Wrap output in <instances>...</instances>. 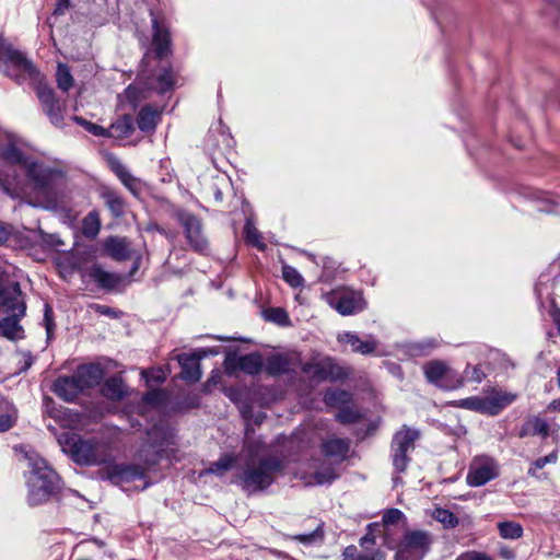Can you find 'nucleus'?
<instances>
[{
    "instance_id": "nucleus-30",
    "label": "nucleus",
    "mask_w": 560,
    "mask_h": 560,
    "mask_svg": "<svg viewBox=\"0 0 560 560\" xmlns=\"http://www.w3.org/2000/svg\"><path fill=\"white\" fill-rule=\"evenodd\" d=\"M102 393L110 400H119L126 394V385L120 376L115 375L105 381Z\"/></svg>"
},
{
    "instance_id": "nucleus-38",
    "label": "nucleus",
    "mask_w": 560,
    "mask_h": 560,
    "mask_svg": "<svg viewBox=\"0 0 560 560\" xmlns=\"http://www.w3.org/2000/svg\"><path fill=\"white\" fill-rule=\"evenodd\" d=\"M23 316H18L16 314H11L10 317L2 319L0 322L1 334L9 339L15 338L18 336V332L21 330L19 320Z\"/></svg>"
},
{
    "instance_id": "nucleus-19",
    "label": "nucleus",
    "mask_w": 560,
    "mask_h": 560,
    "mask_svg": "<svg viewBox=\"0 0 560 560\" xmlns=\"http://www.w3.org/2000/svg\"><path fill=\"white\" fill-rule=\"evenodd\" d=\"M351 441L345 438L331 436L323 439L320 443L322 453L337 462H343L350 451Z\"/></svg>"
},
{
    "instance_id": "nucleus-54",
    "label": "nucleus",
    "mask_w": 560,
    "mask_h": 560,
    "mask_svg": "<svg viewBox=\"0 0 560 560\" xmlns=\"http://www.w3.org/2000/svg\"><path fill=\"white\" fill-rule=\"evenodd\" d=\"M117 177L129 190L135 191L137 186V179L130 174L128 170Z\"/></svg>"
},
{
    "instance_id": "nucleus-7",
    "label": "nucleus",
    "mask_w": 560,
    "mask_h": 560,
    "mask_svg": "<svg viewBox=\"0 0 560 560\" xmlns=\"http://www.w3.org/2000/svg\"><path fill=\"white\" fill-rule=\"evenodd\" d=\"M422 370L427 382L442 390H456L465 384V377L445 361L430 360Z\"/></svg>"
},
{
    "instance_id": "nucleus-52",
    "label": "nucleus",
    "mask_w": 560,
    "mask_h": 560,
    "mask_svg": "<svg viewBox=\"0 0 560 560\" xmlns=\"http://www.w3.org/2000/svg\"><path fill=\"white\" fill-rule=\"evenodd\" d=\"M465 373L467 374L470 381L477 383H481L482 380L486 377V374L483 373L479 365L471 366L470 364H468L465 369Z\"/></svg>"
},
{
    "instance_id": "nucleus-58",
    "label": "nucleus",
    "mask_w": 560,
    "mask_h": 560,
    "mask_svg": "<svg viewBox=\"0 0 560 560\" xmlns=\"http://www.w3.org/2000/svg\"><path fill=\"white\" fill-rule=\"evenodd\" d=\"M95 311L102 315H107L109 317H118L117 311L106 306V305H95Z\"/></svg>"
},
{
    "instance_id": "nucleus-16",
    "label": "nucleus",
    "mask_w": 560,
    "mask_h": 560,
    "mask_svg": "<svg viewBox=\"0 0 560 560\" xmlns=\"http://www.w3.org/2000/svg\"><path fill=\"white\" fill-rule=\"evenodd\" d=\"M0 305L5 307V311L10 314H16L18 316L25 315L26 306L18 282H13L0 289Z\"/></svg>"
},
{
    "instance_id": "nucleus-21",
    "label": "nucleus",
    "mask_w": 560,
    "mask_h": 560,
    "mask_svg": "<svg viewBox=\"0 0 560 560\" xmlns=\"http://www.w3.org/2000/svg\"><path fill=\"white\" fill-rule=\"evenodd\" d=\"M52 392L65 401H73L83 389L77 376H60L52 384Z\"/></svg>"
},
{
    "instance_id": "nucleus-11",
    "label": "nucleus",
    "mask_w": 560,
    "mask_h": 560,
    "mask_svg": "<svg viewBox=\"0 0 560 560\" xmlns=\"http://www.w3.org/2000/svg\"><path fill=\"white\" fill-rule=\"evenodd\" d=\"M499 474V464L492 457L477 456L469 465L466 481L470 487H481L495 479Z\"/></svg>"
},
{
    "instance_id": "nucleus-41",
    "label": "nucleus",
    "mask_w": 560,
    "mask_h": 560,
    "mask_svg": "<svg viewBox=\"0 0 560 560\" xmlns=\"http://www.w3.org/2000/svg\"><path fill=\"white\" fill-rule=\"evenodd\" d=\"M452 406L483 413L482 397L472 396L451 402Z\"/></svg>"
},
{
    "instance_id": "nucleus-61",
    "label": "nucleus",
    "mask_w": 560,
    "mask_h": 560,
    "mask_svg": "<svg viewBox=\"0 0 560 560\" xmlns=\"http://www.w3.org/2000/svg\"><path fill=\"white\" fill-rule=\"evenodd\" d=\"M143 375L148 377V382L154 381L156 383H162L165 380L162 371L152 372L150 375L143 372Z\"/></svg>"
},
{
    "instance_id": "nucleus-39",
    "label": "nucleus",
    "mask_w": 560,
    "mask_h": 560,
    "mask_svg": "<svg viewBox=\"0 0 560 560\" xmlns=\"http://www.w3.org/2000/svg\"><path fill=\"white\" fill-rule=\"evenodd\" d=\"M56 81L58 88L63 92H68L72 88L74 80L68 66L58 63Z\"/></svg>"
},
{
    "instance_id": "nucleus-1",
    "label": "nucleus",
    "mask_w": 560,
    "mask_h": 560,
    "mask_svg": "<svg viewBox=\"0 0 560 560\" xmlns=\"http://www.w3.org/2000/svg\"><path fill=\"white\" fill-rule=\"evenodd\" d=\"M2 159L11 166H19L26 178L12 173L0 172V188L12 198H28L32 195L47 203L55 191L57 183L62 178L61 171L38 163L25 155L15 144L9 143L2 149Z\"/></svg>"
},
{
    "instance_id": "nucleus-33",
    "label": "nucleus",
    "mask_w": 560,
    "mask_h": 560,
    "mask_svg": "<svg viewBox=\"0 0 560 560\" xmlns=\"http://www.w3.org/2000/svg\"><path fill=\"white\" fill-rule=\"evenodd\" d=\"M101 230L100 213L95 210L89 212L82 220V234L88 238H95Z\"/></svg>"
},
{
    "instance_id": "nucleus-23",
    "label": "nucleus",
    "mask_w": 560,
    "mask_h": 560,
    "mask_svg": "<svg viewBox=\"0 0 560 560\" xmlns=\"http://www.w3.org/2000/svg\"><path fill=\"white\" fill-rule=\"evenodd\" d=\"M515 399V395L493 390L490 395L482 397L483 401V415L495 416L501 412L503 408L512 404Z\"/></svg>"
},
{
    "instance_id": "nucleus-10",
    "label": "nucleus",
    "mask_w": 560,
    "mask_h": 560,
    "mask_svg": "<svg viewBox=\"0 0 560 560\" xmlns=\"http://www.w3.org/2000/svg\"><path fill=\"white\" fill-rule=\"evenodd\" d=\"M36 95L50 124L57 128H62L65 126V113L67 108L66 101L58 98L54 90L46 84L37 85Z\"/></svg>"
},
{
    "instance_id": "nucleus-55",
    "label": "nucleus",
    "mask_w": 560,
    "mask_h": 560,
    "mask_svg": "<svg viewBox=\"0 0 560 560\" xmlns=\"http://www.w3.org/2000/svg\"><path fill=\"white\" fill-rule=\"evenodd\" d=\"M314 478L317 483L323 485V483L331 482L332 480H335L336 475L334 474L332 470H328L327 472L316 471L314 474Z\"/></svg>"
},
{
    "instance_id": "nucleus-50",
    "label": "nucleus",
    "mask_w": 560,
    "mask_h": 560,
    "mask_svg": "<svg viewBox=\"0 0 560 560\" xmlns=\"http://www.w3.org/2000/svg\"><path fill=\"white\" fill-rule=\"evenodd\" d=\"M532 428L534 434L541 435L542 438L548 436L553 431L551 425L545 419L541 418H535L532 421Z\"/></svg>"
},
{
    "instance_id": "nucleus-51",
    "label": "nucleus",
    "mask_w": 560,
    "mask_h": 560,
    "mask_svg": "<svg viewBox=\"0 0 560 560\" xmlns=\"http://www.w3.org/2000/svg\"><path fill=\"white\" fill-rule=\"evenodd\" d=\"M557 462V455L556 454H549L545 457L538 458L533 463V466L528 470L529 474L535 475L536 470L541 469L545 467L546 464H553Z\"/></svg>"
},
{
    "instance_id": "nucleus-48",
    "label": "nucleus",
    "mask_w": 560,
    "mask_h": 560,
    "mask_svg": "<svg viewBox=\"0 0 560 560\" xmlns=\"http://www.w3.org/2000/svg\"><path fill=\"white\" fill-rule=\"evenodd\" d=\"M18 418V411L14 407H10L5 413L0 415V432L10 430Z\"/></svg>"
},
{
    "instance_id": "nucleus-56",
    "label": "nucleus",
    "mask_w": 560,
    "mask_h": 560,
    "mask_svg": "<svg viewBox=\"0 0 560 560\" xmlns=\"http://www.w3.org/2000/svg\"><path fill=\"white\" fill-rule=\"evenodd\" d=\"M549 315L560 335V307L553 301L549 308Z\"/></svg>"
},
{
    "instance_id": "nucleus-31",
    "label": "nucleus",
    "mask_w": 560,
    "mask_h": 560,
    "mask_svg": "<svg viewBox=\"0 0 560 560\" xmlns=\"http://www.w3.org/2000/svg\"><path fill=\"white\" fill-rule=\"evenodd\" d=\"M153 45L155 47V52L158 57L161 59L165 57L170 51L171 38L167 31L162 30L156 20L153 21Z\"/></svg>"
},
{
    "instance_id": "nucleus-2",
    "label": "nucleus",
    "mask_w": 560,
    "mask_h": 560,
    "mask_svg": "<svg viewBox=\"0 0 560 560\" xmlns=\"http://www.w3.org/2000/svg\"><path fill=\"white\" fill-rule=\"evenodd\" d=\"M63 453L81 466L108 465L114 462L110 443L103 439L83 438L74 432H63L58 438Z\"/></svg>"
},
{
    "instance_id": "nucleus-46",
    "label": "nucleus",
    "mask_w": 560,
    "mask_h": 560,
    "mask_svg": "<svg viewBox=\"0 0 560 560\" xmlns=\"http://www.w3.org/2000/svg\"><path fill=\"white\" fill-rule=\"evenodd\" d=\"M265 317L266 319L279 325H287L289 323V316L281 307H271L266 310Z\"/></svg>"
},
{
    "instance_id": "nucleus-5",
    "label": "nucleus",
    "mask_w": 560,
    "mask_h": 560,
    "mask_svg": "<svg viewBox=\"0 0 560 560\" xmlns=\"http://www.w3.org/2000/svg\"><path fill=\"white\" fill-rule=\"evenodd\" d=\"M281 468L282 464L276 457L262 458L258 464L247 463L240 475L242 488L249 493L262 491L273 482L275 474Z\"/></svg>"
},
{
    "instance_id": "nucleus-9",
    "label": "nucleus",
    "mask_w": 560,
    "mask_h": 560,
    "mask_svg": "<svg viewBox=\"0 0 560 560\" xmlns=\"http://www.w3.org/2000/svg\"><path fill=\"white\" fill-rule=\"evenodd\" d=\"M419 439V432L404 425L393 438L392 459L397 472L406 470L410 458L408 452L413 448L415 442Z\"/></svg>"
},
{
    "instance_id": "nucleus-62",
    "label": "nucleus",
    "mask_w": 560,
    "mask_h": 560,
    "mask_svg": "<svg viewBox=\"0 0 560 560\" xmlns=\"http://www.w3.org/2000/svg\"><path fill=\"white\" fill-rule=\"evenodd\" d=\"M499 555L504 560H513L515 558L514 551L508 547H501Z\"/></svg>"
},
{
    "instance_id": "nucleus-43",
    "label": "nucleus",
    "mask_w": 560,
    "mask_h": 560,
    "mask_svg": "<svg viewBox=\"0 0 560 560\" xmlns=\"http://www.w3.org/2000/svg\"><path fill=\"white\" fill-rule=\"evenodd\" d=\"M72 120L78 125L82 126L88 132L96 137L107 138V128H104L97 124L86 120L81 116H73Z\"/></svg>"
},
{
    "instance_id": "nucleus-28",
    "label": "nucleus",
    "mask_w": 560,
    "mask_h": 560,
    "mask_svg": "<svg viewBox=\"0 0 560 560\" xmlns=\"http://www.w3.org/2000/svg\"><path fill=\"white\" fill-rule=\"evenodd\" d=\"M161 112L153 106H144L140 109L137 117L138 128L143 132L153 131L160 120Z\"/></svg>"
},
{
    "instance_id": "nucleus-27",
    "label": "nucleus",
    "mask_w": 560,
    "mask_h": 560,
    "mask_svg": "<svg viewBox=\"0 0 560 560\" xmlns=\"http://www.w3.org/2000/svg\"><path fill=\"white\" fill-rule=\"evenodd\" d=\"M135 131L133 119L130 115H124L107 128V138L126 139Z\"/></svg>"
},
{
    "instance_id": "nucleus-42",
    "label": "nucleus",
    "mask_w": 560,
    "mask_h": 560,
    "mask_svg": "<svg viewBox=\"0 0 560 560\" xmlns=\"http://www.w3.org/2000/svg\"><path fill=\"white\" fill-rule=\"evenodd\" d=\"M293 540H296L303 545H312L315 542H322L324 539L323 524H318L317 527L308 534H299L292 536Z\"/></svg>"
},
{
    "instance_id": "nucleus-18",
    "label": "nucleus",
    "mask_w": 560,
    "mask_h": 560,
    "mask_svg": "<svg viewBox=\"0 0 560 560\" xmlns=\"http://www.w3.org/2000/svg\"><path fill=\"white\" fill-rule=\"evenodd\" d=\"M5 56L9 67L19 72V79H37L38 71L22 52L8 48Z\"/></svg>"
},
{
    "instance_id": "nucleus-36",
    "label": "nucleus",
    "mask_w": 560,
    "mask_h": 560,
    "mask_svg": "<svg viewBox=\"0 0 560 560\" xmlns=\"http://www.w3.org/2000/svg\"><path fill=\"white\" fill-rule=\"evenodd\" d=\"M103 198L114 217L119 218L124 214L125 201L119 195L114 191H106L103 194Z\"/></svg>"
},
{
    "instance_id": "nucleus-57",
    "label": "nucleus",
    "mask_w": 560,
    "mask_h": 560,
    "mask_svg": "<svg viewBox=\"0 0 560 560\" xmlns=\"http://www.w3.org/2000/svg\"><path fill=\"white\" fill-rule=\"evenodd\" d=\"M439 346V341L436 339H430L427 341H422L416 345L415 349L422 351V350H432Z\"/></svg>"
},
{
    "instance_id": "nucleus-32",
    "label": "nucleus",
    "mask_w": 560,
    "mask_h": 560,
    "mask_svg": "<svg viewBox=\"0 0 560 560\" xmlns=\"http://www.w3.org/2000/svg\"><path fill=\"white\" fill-rule=\"evenodd\" d=\"M342 560H385V552L373 549L371 552H360L357 546L351 545L342 551Z\"/></svg>"
},
{
    "instance_id": "nucleus-12",
    "label": "nucleus",
    "mask_w": 560,
    "mask_h": 560,
    "mask_svg": "<svg viewBox=\"0 0 560 560\" xmlns=\"http://www.w3.org/2000/svg\"><path fill=\"white\" fill-rule=\"evenodd\" d=\"M302 372L316 382L337 381L346 376L332 359L324 358L302 365Z\"/></svg>"
},
{
    "instance_id": "nucleus-44",
    "label": "nucleus",
    "mask_w": 560,
    "mask_h": 560,
    "mask_svg": "<svg viewBox=\"0 0 560 560\" xmlns=\"http://www.w3.org/2000/svg\"><path fill=\"white\" fill-rule=\"evenodd\" d=\"M234 463L235 457L231 455H224L217 462L212 463L207 471L215 475H223L225 471L232 468Z\"/></svg>"
},
{
    "instance_id": "nucleus-26",
    "label": "nucleus",
    "mask_w": 560,
    "mask_h": 560,
    "mask_svg": "<svg viewBox=\"0 0 560 560\" xmlns=\"http://www.w3.org/2000/svg\"><path fill=\"white\" fill-rule=\"evenodd\" d=\"M104 249L112 258L119 261L130 257L129 242L125 237L108 236L104 241Z\"/></svg>"
},
{
    "instance_id": "nucleus-47",
    "label": "nucleus",
    "mask_w": 560,
    "mask_h": 560,
    "mask_svg": "<svg viewBox=\"0 0 560 560\" xmlns=\"http://www.w3.org/2000/svg\"><path fill=\"white\" fill-rule=\"evenodd\" d=\"M360 418V413L351 408H342L336 415V420L342 424L357 423Z\"/></svg>"
},
{
    "instance_id": "nucleus-6",
    "label": "nucleus",
    "mask_w": 560,
    "mask_h": 560,
    "mask_svg": "<svg viewBox=\"0 0 560 560\" xmlns=\"http://www.w3.org/2000/svg\"><path fill=\"white\" fill-rule=\"evenodd\" d=\"M434 541L428 530H407L398 544L394 542L396 555L394 560H422L430 551Z\"/></svg>"
},
{
    "instance_id": "nucleus-49",
    "label": "nucleus",
    "mask_w": 560,
    "mask_h": 560,
    "mask_svg": "<svg viewBox=\"0 0 560 560\" xmlns=\"http://www.w3.org/2000/svg\"><path fill=\"white\" fill-rule=\"evenodd\" d=\"M245 237H246L247 243H249L260 249L265 248V245L260 241L261 236H260L259 231L249 222L246 223V225H245Z\"/></svg>"
},
{
    "instance_id": "nucleus-14",
    "label": "nucleus",
    "mask_w": 560,
    "mask_h": 560,
    "mask_svg": "<svg viewBox=\"0 0 560 560\" xmlns=\"http://www.w3.org/2000/svg\"><path fill=\"white\" fill-rule=\"evenodd\" d=\"M302 364L299 352L289 351L269 355L265 363V371L270 376H278L294 372Z\"/></svg>"
},
{
    "instance_id": "nucleus-8",
    "label": "nucleus",
    "mask_w": 560,
    "mask_h": 560,
    "mask_svg": "<svg viewBox=\"0 0 560 560\" xmlns=\"http://www.w3.org/2000/svg\"><path fill=\"white\" fill-rule=\"evenodd\" d=\"M324 300L342 316L359 313L366 306L362 292L348 287H338L325 293Z\"/></svg>"
},
{
    "instance_id": "nucleus-37",
    "label": "nucleus",
    "mask_w": 560,
    "mask_h": 560,
    "mask_svg": "<svg viewBox=\"0 0 560 560\" xmlns=\"http://www.w3.org/2000/svg\"><path fill=\"white\" fill-rule=\"evenodd\" d=\"M431 515L435 521L448 529L455 528L459 524L458 517L450 510L443 508H435Z\"/></svg>"
},
{
    "instance_id": "nucleus-40",
    "label": "nucleus",
    "mask_w": 560,
    "mask_h": 560,
    "mask_svg": "<svg viewBox=\"0 0 560 560\" xmlns=\"http://www.w3.org/2000/svg\"><path fill=\"white\" fill-rule=\"evenodd\" d=\"M499 533L501 537L505 539H516L522 537L523 527L515 522H502L498 524Z\"/></svg>"
},
{
    "instance_id": "nucleus-45",
    "label": "nucleus",
    "mask_w": 560,
    "mask_h": 560,
    "mask_svg": "<svg viewBox=\"0 0 560 560\" xmlns=\"http://www.w3.org/2000/svg\"><path fill=\"white\" fill-rule=\"evenodd\" d=\"M282 277L293 288H298L303 284L302 276L295 268H293L291 266H288V265L283 266Z\"/></svg>"
},
{
    "instance_id": "nucleus-17",
    "label": "nucleus",
    "mask_w": 560,
    "mask_h": 560,
    "mask_svg": "<svg viewBox=\"0 0 560 560\" xmlns=\"http://www.w3.org/2000/svg\"><path fill=\"white\" fill-rule=\"evenodd\" d=\"M206 357V351L191 354L183 353L178 355V363L182 368L180 377L189 383H196L201 378L202 372L200 360Z\"/></svg>"
},
{
    "instance_id": "nucleus-3",
    "label": "nucleus",
    "mask_w": 560,
    "mask_h": 560,
    "mask_svg": "<svg viewBox=\"0 0 560 560\" xmlns=\"http://www.w3.org/2000/svg\"><path fill=\"white\" fill-rule=\"evenodd\" d=\"M176 77L171 67L161 66L152 71L142 70L137 83L130 84L125 90L126 98L136 106L141 98L147 97L141 88L148 91L165 94L174 90Z\"/></svg>"
},
{
    "instance_id": "nucleus-60",
    "label": "nucleus",
    "mask_w": 560,
    "mask_h": 560,
    "mask_svg": "<svg viewBox=\"0 0 560 560\" xmlns=\"http://www.w3.org/2000/svg\"><path fill=\"white\" fill-rule=\"evenodd\" d=\"M110 167L117 176L121 175L125 171H127V167L117 159L110 160Z\"/></svg>"
},
{
    "instance_id": "nucleus-59",
    "label": "nucleus",
    "mask_w": 560,
    "mask_h": 560,
    "mask_svg": "<svg viewBox=\"0 0 560 560\" xmlns=\"http://www.w3.org/2000/svg\"><path fill=\"white\" fill-rule=\"evenodd\" d=\"M110 167L117 176L121 175L125 171H127V167L117 159L110 160Z\"/></svg>"
},
{
    "instance_id": "nucleus-20",
    "label": "nucleus",
    "mask_w": 560,
    "mask_h": 560,
    "mask_svg": "<svg viewBox=\"0 0 560 560\" xmlns=\"http://www.w3.org/2000/svg\"><path fill=\"white\" fill-rule=\"evenodd\" d=\"M265 368L262 357L258 352H253L238 357L234 363L226 362V372L232 373L235 369L245 372L248 375H257Z\"/></svg>"
},
{
    "instance_id": "nucleus-15",
    "label": "nucleus",
    "mask_w": 560,
    "mask_h": 560,
    "mask_svg": "<svg viewBox=\"0 0 560 560\" xmlns=\"http://www.w3.org/2000/svg\"><path fill=\"white\" fill-rule=\"evenodd\" d=\"M145 476L144 468L138 465L115 464L107 467L105 478L113 485L125 486L136 480H142Z\"/></svg>"
},
{
    "instance_id": "nucleus-29",
    "label": "nucleus",
    "mask_w": 560,
    "mask_h": 560,
    "mask_svg": "<svg viewBox=\"0 0 560 560\" xmlns=\"http://www.w3.org/2000/svg\"><path fill=\"white\" fill-rule=\"evenodd\" d=\"M339 340L351 345L352 350L361 354H370L376 349V342L374 340H361L358 335L352 332H345L339 336Z\"/></svg>"
},
{
    "instance_id": "nucleus-35",
    "label": "nucleus",
    "mask_w": 560,
    "mask_h": 560,
    "mask_svg": "<svg viewBox=\"0 0 560 560\" xmlns=\"http://www.w3.org/2000/svg\"><path fill=\"white\" fill-rule=\"evenodd\" d=\"M381 525L378 523H371L366 526V533L361 537L359 544L364 549V552H371L376 544V535L381 534Z\"/></svg>"
},
{
    "instance_id": "nucleus-24",
    "label": "nucleus",
    "mask_w": 560,
    "mask_h": 560,
    "mask_svg": "<svg viewBox=\"0 0 560 560\" xmlns=\"http://www.w3.org/2000/svg\"><path fill=\"white\" fill-rule=\"evenodd\" d=\"M74 375L84 390L98 385L104 377V371L100 364L90 363L80 365Z\"/></svg>"
},
{
    "instance_id": "nucleus-63",
    "label": "nucleus",
    "mask_w": 560,
    "mask_h": 560,
    "mask_svg": "<svg viewBox=\"0 0 560 560\" xmlns=\"http://www.w3.org/2000/svg\"><path fill=\"white\" fill-rule=\"evenodd\" d=\"M69 1L70 0H58L54 13L63 14L65 11L69 8Z\"/></svg>"
},
{
    "instance_id": "nucleus-25",
    "label": "nucleus",
    "mask_w": 560,
    "mask_h": 560,
    "mask_svg": "<svg viewBox=\"0 0 560 560\" xmlns=\"http://www.w3.org/2000/svg\"><path fill=\"white\" fill-rule=\"evenodd\" d=\"M88 277L97 283V285L105 290H112L117 287L121 277L119 275L106 271L102 266L95 264L86 270Z\"/></svg>"
},
{
    "instance_id": "nucleus-53",
    "label": "nucleus",
    "mask_w": 560,
    "mask_h": 560,
    "mask_svg": "<svg viewBox=\"0 0 560 560\" xmlns=\"http://www.w3.org/2000/svg\"><path fill=\"white\" fill-rule=\"evenodd\" d=\"M221 381L220 370H213L208 377L207 382L202 385V390L206 394L211 393L212 387L217 386Z\"/></svg>"
},
{
    "instance_id": "nucleus-4",
    "label": "nucleus",
    "mask_w": 560,
    "mask_h": 560,
    "mask_svg": "<svg viewBox=\"0 0 560 560\" xmlns=\"http://www.w3.org/2000/svg\"><path fill=\"white\" fill-rule=\"evenodd\" d=\"M59 481L57 472L45 460L34 462L28 478V503L38 505L46 502L59 489Z\"/></svg>"
},
{
    "instance_id": "nucleus-22",
    "label": "nucleus",
    "mask_w": 560,
    "mask_h": 560,
    "mask_svg": "<svg viewBox=\"0 0 560 560\" xmlns=\"http://www.w3.org/2000/svg\"><path fill=\"white\" fill-rule=\"evenodd\" d=\"M405 521V514L398 509H389L383 514L382 523L378 524L381 525L384 545L388 549H394V539L392 537L393 527Z\"/></svg>"
},
{
    "instance_id": "nucleus-13",
    "label": "nucleus",
    "mask_w": 560,
    "mask_h": 560,
    "mask_svg": "<svg viewBox=\"0 0 560 560\" xmlns=\"http://www.w3.org/2000/svg\"><path fill=\"white\" fill-rule=\"evenodd\" d=\"M179 222L190 248L196 253L206 254L209 243L202 233L200 220L192 214L185 213L179 217Z\"/></svg>"
},
{
    "instance_id": "nucleus-64",
    "label": "nucleus",
    "mask_w": 560,
    "mask_h": 560,
    "mask_svg": "<svg viewBox=\"0 0 560 560\" xmlns=\"http://www.w3.org/2000/svg\"><path fill=\"white\" fill-rule=\"evenodd\" d=\"M471 560H491L486 553L478 551H469Z\"/></svg>"
},
{
    "instance_id": "nucleus-34",
    "label": "nucleus",
    "mask_w": 560,
    "mask_h": 560,
    "mask_svg": "<svg viewBox=\"0 0 560 560\" xmlns=\"http://www.w3.org/2000/svg\"><path fill=\"white\" fill-rule=\"evenodd\" d=\"M351 401V394L343 389H328L324 394V402L330 407H341Z\"/></svg>"
}]
</instances>
